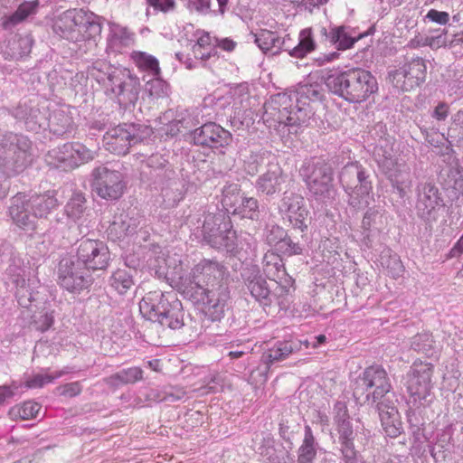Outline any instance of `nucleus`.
Here are the masks:
<instances>
[{
	"mask_svg": "<svg viewBox=\"0 0 463 463\" xmlns=\"http://www.w3.org/2000/svg\"><path fill=\"white\" fill-rule=\"evenodd\" d=\"M165 276L171 286L176 288L185 298L201 304L205 316L212 321H220L225 312L230 292L224 280L225 269L216 261L203 260L190 273L184 274L180 263L171 267L165 260Z\"/></svg>",
	"mask_w": 463,
	"mask_h": 463,
	"instance_id": "f257e3e1",
	"label": "nucleus"
},
{
	"mask_svg": "<svg viewBox=\"0 0 463 463\" xmlns=\"http://www.w3.org/2000/svg\"><path fill=\"white\" fill-rule=\"evenodd\" d=\"M322 97L317 84H303L290 93H278L264 105L263 121L279 128L307 124L314 115L313 104Z\"/></svg>",
	"mask_w": 463,
	"mask_h": 463,
	"instance_id": "f03ea898",
	"label": "nucleus"
},
{
	"mask_svg": "<svg viewBox=\"0 0 463 463\" xmlns=\"http://www.w3.org/2000/svg\"><path fill=\"white\" fill-rule=\"evenodd\" d=\"M89 74L102 84L106 94L115 98L120 106L134 105L138 99L139 79L127 68L99 61L90 68Z\"/></svg>",
	"mask_w": 463,
	"mask_h": 463,
	"instance_id": "7ed1b4c3",
	"label": "nucleus"
},
{
	"mask_svg": "<svg viewBox=\"0 0 463 463\" xmlns=\"http://www.w3.org/2000/svg\"><path fill=\"white\" fill-rule=\"evenodd\" d=\"M329 90L350 103H361L378 90L375 77L364 69H352L330 75L326 81Z\"/></svg>",
	"mask_w": 463,
	"mask_h": 463,
	"instance_id": "20e7f679",
	"label": "nucleus"
},
{
	"mask_svg": "<svg viewBox=\"0 0 463 463\" xmlns=\"http://www.w3.org/2000/svg\"><path fill=\"white\" fill-rule=\"evenodd\" d=\"M58 206L53 191L43 194H33L29 198L17 194L11 200L9 215L13 222L25 232L36 229V219L46 218Z\"/></svg>",
	"mask_w": 463,
	"mask_h": 463,
	"instance_id": "39448f33",
	"label": "nucleus"
},
{
	"mask_svg": "<svg viewBox=\"0 0 463 463\" xmlns=\"http://www.w3.org/2000/svg\"><path fill=\"white\" fill-rule=\"evenodd\" d=\"M30 140L9 133L0 141V169L6 176L23 172L33 161Z\"/></svg>",
	"mask_w": 463,
	"mask_h": 463,
	"instance_id": "423d86ee",
	"label": "nucleus"
},
{
	"mask_svg": "<svg viewBox=\"0 0 463 463\" xmlns=\"http://www.w3.org/2000/svg\"><path fill=\"white\" fill-rule=\"evenodd\" d=\"M434 366L430 363L415 361L408 373V404L414 409L430 406L434 400L431 377Z\"/></svg>",
	"mask_w": 463,
	"mask_h": 463,
	"instance_id": "0eeeda50",
	"label": "nucleus"
},
{
	"mask_svg": "<svg viewBox=\"0 0 463 463\" xmlns=\"http://www.w3.org/2000/svg\"><path fill=\"white\" fill-rule=\"evenodd\" d=\"M301 175L312 198L321 203L333 198V171L328 164L320 159L308 161L301 168Z\"/></svg>",
	"mask_w": 463,
	"mask_h": 463,
	"instance_id": "6e6552de",
	"label": "nucleus"
},
{
	"mask_svg": "<svg viewBox=\"0 0 463 463\" xmlns=\"http://www.w3.org/2000/svg\"><path fill=\"white\" fill-rule=\"evenodd\" d=\"M340 182L349 194V203L354 207H365L372 193V182L365 169L357 162L347 164L340 174Z\"/></svg>",
	"mask_w": 463,
	"mask_h": 463,
	"instance_id": "1a4fd4ad",
	"label": "nucleus"
},
{
	"mask_svg": "<svg viewBox=\"0 0 463 463\" xmlns=\"http://www.w3.org/2000/svg\"><path fill=\"white\" fill-rule=\"evenodd\" d=\"M96 156V151L82 143L68 142L48 151L45 161L53 167L67 171L92 161Z\"/></svg>",
	"mask_w": 463,
	"mask_h": 463,
	"instance_id": "9d476101",
	"label": "nucleus"
},
{
	"mask_svg": "<svg viewBox=\"0 0 463 463\" xmlns=\"http://www.w3.org/2000/svg\"><path fill=\"white\" fill-rule=\"evenodd\" d=\"M203 232L213 247L222 248L229 252L242 249L236 232L230 226L229 218L226 220L223 215L209 214L203 222Z\"/></svg>",
	"mask_w": 463,
	"mask_h": 463,
	"instance_id": "9b49d317",
	"label": "nucleus"
},
{
	"mask_svg": "<svg viewBox=\"0 0 463 463\" xmlns=\"http://www.w3.org/2000/svg\"><path fill=\"white\" fill-rule=\"evenodd\" d=\"M391 390L386 371L379 365L366 368L357 380L354 394L365 393V400L373 403L380 401Z\"/></svg>",
	"mask_w": 463,
	"mask_h": 463,
	"instance_id": "f8f14e48",
	"label": "nucleus"
},
{
	"mask_svg": "<svg viewBox=\"0 0 463 463\" xmlns=\"http://www.w3.org/2000/svg\"><path fill=\"white\" fill-rule=\"evenodd\" d=\"M427 65L420 57L411 58L398 69L389 72V80L393 87L402 91H409L425 81Z\"/></svg>",
	"mask_w": 463,
	"mask_h": 463,
	"instance_id": "ddd939ff",
	"label": "nucleus"
},
{
	"mask_svg": "<svg viewBox=\"0 0 463 463\" xmlns=\"http://www.w3.org/2000/svg\"><path fill=\"white\" fill-rule=\"evenodd\" d=\"M47 100L24 99L14 109L12 115L30 131L46 129L49 106Z\"/></svg>",
	"mask_w": 463,
	"mask_h": 463,
	"instance_id": "4468645a",
	"label": "nucleus"
},
{
	"mask_svg": "<svg viewBox=\"0 0 463 463\" xmlns=\"http://www.w3.org/2000/svg\"><path fill=\"white\" fill-rule=\"evenodd\" d=\"M248 289L251 296L263 307H269L272 304L284 305L282 295L286 289L279 282H274L272 288L267 281L259 274L256 269H249L243 274Z\"/></svg>",
	"mask_w": 463,
	"mask_h": 463,
	"instance_id": "2eb2a0df",
	"label": "nucleus"
},
{
	"mask_svg": "<svg viewBox=\"0 0 463 463\" xmlns=\"http://www.w3.org/2000/svg\"><path fill=\"white\" fill-rule=\"evenodd\" d=\"M93 177L92 186L99 197L116 200L123 194L126 184L119 171L99 166L94 169Z\"/></svg>",
	"mask_w": 463,
	"mask_h": 463,
	"instance_id": "dca6fc26",
	"label": "nucleus"
},
{
	"mask_svg": "<svg viewBox=\"0 0 463 463\" xmlns=\"http://www.w3.org/2000/svg\"><path fill=\"white\" fill-rule=\"evenodd\" d=\"M58 283L62 288L71 293H80L90 286V281L84 275V270L80 262H75L70 258H64L59 264Z\"/></svg>",
	"mask_w": 463,
	"mask_h": 463,
	"instance_id": "f3484780",
	"label": "nucleus"
},
{
	"mask_svg": "<svg viewBox=\"0 0 463 463\" xmlns=\"http://www.w3.org/2000/svg\"><path fill=\"white\" fill-rule=\"evenodd\" d=\"M78 259L86 268L96 270L108 267L110 254L108 246L101 241L81 240L78 248Z\"/></svg>",
	"mask_w": 463,
	"mask_h": 463,
	"instance_id": "a211bd4d",
	"label": "nucleus"
},
{
	"mask_svg": "<svg viewBox=\"0 0 463 463\" xmlns=\"http://www.w3.org/2000/svg\"><path fill=\"white\" fill-rule=\"evenodd\" d=\"M194 144L211 148H223L232 141V135L222 126L208 122L192 132Z\"/></svg>",
	"mask_w": 463,
	"mask_h": 463,
	"instance_id": "6ab92c4d",
	"label": "nucleus"
},
{
	"mask_svg": "<svg viewBox=\"0 0 463 463\" xmlns=\"http://www.w3.org/2000/svg\"><path fill=\"white\" fill-rule=\"evenodd\" d=\"M441 206L442 199L434 184L427 183L418 187L416 209L420 218L429 220Z\"/></svg>",
	"mask_w": 463,
	"mask_h": 463,
	"instance_id": "aec40b11",
	"label": "nucleus"
},
{
	"mask_svg": "<svg viewBox=\"0 0 463 463\" xmlns=\"http://www.w3.org/2000/svg\"><path fill=\"white\" fill-rule=\"evenodd\" d=\"M128 124H122L109 128L103 137V146L110 153L123 156L133 145L131 137L133 133Z\"/></svg>",
	"mask_w": 463,
	"mask_h": 463,
	"instance_id": "412c9836",
	"label": "nucleus"
},
{
	"mask_svg": "<svg viewBox=\"0 0 463 463\" xmlns=\"http://www.w3.org/2000/svg\"><path fill=\"white\" fill-rule=\"evenodd\" d=\"M32 45L33 39L29 33L22 35L16 31H9L0 44V51L5 58L19 59L31 52Z\"/></svg>",
	"mask_w": 463,
	"mask_h": 463,
	"instance_id": "4be33fe9",
	"label": "nucleus"
},
{
	"mask_svg": "<svg viewBox=\"0 0 463 463\" xmlns=\"http://www.w3.org/2000/svg\"><path fill=\"white\" fill-rule=\"evenodd\" d=\"M287 176L282 168L277 163H270L268 170L259 176L256 181V189L266 195H273L281 190V185L286 182Z\"/></svg>",
	"mask_w": 463,
	"mask_h": 463,
	"instance_id": "5701e85b",
	"label": "nucleus"
},
{
	"mask_svg": "<svg viewBox=\"0 0 463 463\" xmlns=\"http://www.w3.org/2000/svg\"><path fill=\"white\" fill-rule=\"evenodd\" d=\"M156 323L171 329H179L184 326V311L181 301L174 292H169L168 300L165 303Z\"/></svg>",
	"mask_w": 463,
	"mask_h": 463,
	"instance_id": "b1692460",
	"label": "nucleus"
},
{
	"mask_svg": "<svg viewBox=\"0 0 463 463\" xmlns=\"http://www.w3.org/2000/svg\"><path fill=\"white\" fill-rule=\"evenodd\" d=\"M393 166L382 171L390 181L393 189H395L400 197L406 196L412 185V179L409 166L402 162H396Z\"/></svg>",
	"mask_w": 463,
	"mask_h": 463,
	"instance_id": "393cba45",
	"label": "nucleus"
},
{
	"mask_svg": "<svg viewBox=\"0 0 463 463\" xmlns=\"http://www.w3.org/2000/svg\"><path fill=\"white\" fill-rule=\"evenodd\" d=\"M169 292L151 291L146 294L139 302V312L142 317L149 321L156 322L159 313L165 303L168 300Z\"/></svg>",
	"mask_w": 463,
	"mask_h": 463,
	"instance_id": "a878e982",
	"label": "nucleus"
},
{
	"mask_svg": "<svg viewBox=\"0 0 463 463\" xmlns=\"http://www.w3.org/2000/svg\"><path fill=\"white\" fill-rule=\"evenodd\" d=\"M194 36V39H189L186 34V44L191 46L195 58L201 60L208 59L213 52L214 51L217 43V38L213 37L207 31H196V34L194 31H190Z\"/></svg>",
	"mask_w": 463,
	"mask_h": 463,
	"instance_id": "bb28decb",
	"label": "nucleus"
},
{
	"mask_svg": "<svg viewBox=\"0 0 463 463\" xmlns=\"http://www.w3.org/2000/svg\"><path fill=\"white\" fill-rule=\"evenodd\" d=\"M279 213L289 222H301L306 214L304 198L294 193H284L279 205Z\"/></svg>",
	"mask_w": 463,
	"mask_h": 463,
	"instance_id": "cd10ccee",
	"label": "nucleus"
},
{
	"mask_svg": "<svg viewBox=\"0 0 463 463\" xmlns=\"http://www.w3.org/2000/svg\"><path fill=\"white\" fill-rule=\"evenodd\" d=\"M137 220L129 217L128 214L121 213L116 215L109 224L107 232L108 236L113 241H122L137 232Z\"/></svg>",
	"mask_w": 463,
	"mask_h": 463,
	"instance_id": "c85d7f7f",
	"label": "nucleus"
},
{
	"mask_svg": "<svg viewBox=\"0 0 463 463\" xmlns=\"http://www.w3.org/2000/svg\"><path fill=\"white\" fill-rule=\"evenodd\" d=\"M379 416L385 434L391 438L398 437L402 431L400 415L394 406L378 404Z\"/></svg>",
	"mask_w": 463,
	"mask_h": 463,
	"instance_id": "c756f323",
	"label": "nucleus"
},
{
	"mask_svg": "<svg viewBox=\"0 0 463 463\" xmlns=\"http://www.w3.org/2000/svg\"><path fill=\"white\" fill-rule=\"evenodd\" d=\"M373 156L381 171L393 166L399 160L393 153V143L389 138H382L373 150Z\"/></svg>",
	"mask_w": 463,
	"mask_h": 463,
	"instance_id": "7c9ffc66",
	"label": "nucleus"
},
{
	"mask_svg": "<svg viewBox=\"0 0 463 463\" xmlns=\"http://www.w3.org/2000/svg\"><path fill=\"white\" fill-rule=\"evenodd\" d=\"M262 264L267 278L274 282L282 280L287 275L282 259L273 251H268L264 255Z\"/></svg>",
	"mask_w": 463,
	"mask_h": 463,
	"instance_id": "2f4dec72",
	"label": "nucleus"
},
{
	"mask_svg": "<svg viewBox=\"0 0 463 463\" xmlns=\"http://www.w3.org/2000/svg\"><path fill=\"white\" fill-rule=\"evenodd\" d=\"M317 443L316 442L310 426L304 429V439L298 450V463H314L317 456Z\"/></svg>",
	"mask_w": 463,
	"mask_h": 463,
	"instance_id": "473e14b6",
	"label": "nucleus"
},
{
	"mask_svg": "<svg viewBox=\"0 0 463 463\" xmlns=\"http://www.w3.org/2000/svg\"><path fill=\"white\" fill-rule=\"evenodd\" d=\"M356 31H329L326 36L337 50L345 51L368 35V33H355Z\"/></svg>",
	"mask_w": 463,
	"mask_h": 463,
	"instance_id": "72a5a7b5",
	"label": "nucleus"
},
{
	"mask_svg": "<svg viewBox=\"0 0 463 463\" xmlns=\"http://www.w3.org/2000/svg\"><path fill=\"white\" fill-rule=\"evenodd\" d=\"M72 125L71 118L62 109H54L48 113L47 128L54 135L60 136L71 130Z\"/></svg>",
	"mask_w": 463,
	"mask_h": 463,
	"instance_id": "f704fd0d",
	"label": "nucleus"
},
{
	"mask_svg": "<svg viewBox=\"0 0 463 463\" xmlns=\"http://www.w3.org/2000/svg\"><path fill=\"white\" fill-rule=\"evenodd\" d=\"M109 285L119 295H124L134 286L133 275L127 269H118L109 277Z\"/></svg>",
	"mask_w": 463,
	"mask_h": 463,
	"instance_id": "c9c22d12",
	"label": "nucleus"
},
{
	"mask_svg": "<svg viewBox=\"0 0 463 463\" xmlns=\"http://www.w3.org/2000/svg\"><path fill=\"white\" fill-rule=\"evenodd\" d=\"M68 373L69 371L65 369L54 372H50L49 369H46L28 378L24 383V387L27 389L42 388Z\"/></svg>",
	"mask_w": 463,
	"mask_h": 463,
	"instance_id": "e433bc0d",
	"label": "nucleus"
},
{
	"mask_svg": "<svg viewBox=\"0 0 463 463\" xmlns=\"http://www.w3.org/2000/svg\"><path fill=\"white\" fill-rule=\"evenodd\" d=\"M41 410V405L33 401H27L13 406L9 410L12 420H30L35 418Z\"/></svg>",
	"mask_w": 463,
	"mask_h": 463,
	"instance_id": "4c0bfd02",
	"label": "nucleus"
},
{
	"mask_svg": "<svg viewBox=\"0 0 463 463\" xmlns=\"http://www.w3.org/2000/svg\"><path fill=\"white\" fill-rule=\"evenodd\" d=\"M243 197L239 184H229L222 189V204L228 213H232V209L240 204Z\"/></svg>",
	"mask_w": 463,
	"mask_h": 463,
	"instance_id": "58836bf2",
	"label": "nucleus"
},
{
	"mask_svg": "<svg viewBox=\"0 0 463 463\" xmlns=\"http://www.w3.org/2000/svg\"><path fill=\"white\" fill-rule=\"evenodd\" d=\"M243 197L239 184H229L222 189V204L228 213H232V209L240 204Z\"/></svg>",
	"mask_w": 463,
	"mask_h": 463,
	"instance_id": "ea45409f",
	"label": "nucleus"
},
{
	"mask_svg": "<svg viewBox=\"0 0 463 463\" xmlns=\"http://www.w3.org/2000/svg\"><path fill=\"white\" fill-rule=\"evenodd\" d=\"M429 33H435V34L426 35L425 38L419 33L412 41L413 46H430L433 49H438L446 46L448 43V31H429Z\"/></svg>",
	"mask_w": 463,
	"mask_h": 463,
	"instance_id": "a19ab883",
	"label": "nucleus"
},
{
	"mask_svg": "<svg viewBox=\"0 0 463 463\" xmlns=\"http://www.w3.org/2000/svg\"><path fill=\"white\" fill-rule=\"evenodd\" d=\"M228 1L229 0H216L218 5L217 10L212 8L211 0H187L186 6L190 11L203 14L209 13L222 14L226 11Z\"/></svg>",
	"mask_w": 463,
	"mask_h": 463,
	"instance_id": "79ce46f5",
	"label": "nucleus"
},
{
	"mask_svg": "<svg viewBox=\"0 0 463 463\" xmlns=\"http://www.w3.org/2000/svg\"><path fill=\"white\" fill-rule=\"evenodd\" d=\"M73 23L75 26L80 28H99L101 29L105 21L102 17L96 15L91 12L84 10L77 11L73 15Z\"/></svg>",
	"mask_w": 463,
	"mask_h": 463,
	"instance_id": "37998d69",
	"label": "nucleus"
},
{
	"mask_svg": "<svg viewBox=\"0 0 463 463\" xmlns=\"http://www.w3.org/2000/svg\"><path fill=\"white\" fill-rule=\"evenodd\" d=\"M254 37L256 43L264 52L279 49L282 45L277 31H260L259 33L254 34Z\"/></svg>",
	"mask_w": 463,
	"mask_h": 463,
	"instance_id": "c03bdc74",
	"label": "nucleus"
},
{
	"mask_svg": "<svg viewBox=\"0 0 463 463\" xmlns=\"http://www.w3.org/2000/svg\"><path fill=\"white\" fill-rule=\"evenodd\" d=\"M411 347L417 351L425 354L428 356H433L437 352V346L432 335L424 332L416 335L411 340Z\"/></svg>",
	"mask_w": 463,
	"mask_h": 463,
	"instance_id": "a18cd8bd",
	"label": "nucleus"
},
{
	"mask_svg": "<svg viewBox=\"0 0 463 463\" xmlns=\"http://www.w3.org/2000/svg\"><path fill=\"white\" fill-rule=\"evenodd\" d=\"M259 213L258 201L253 197L244 196L236 208L232 209L234 215H239L241 218L255 219Z\"/></svg>",
	"mask_w": 463,
	"mask_h": 463,
	"instance_id": "49530a36",
	"label": "nucleus"
},
{
	"mask_svg": "<svg viewBox=\"0 0 463 463\" xmlns=\"http://www.w3.org/2000/svg\"><path fill=\"white\" fill-rule=\"evenodd\" d=\"M133 34L128 31H111L108 37V46L114 52H121L123 48L133 43Z\"/></svg>",
	"mask_w": 463,
	"mask_h": 463,
	"instance_id": "de8ad7c7",
	"label": "nucleus"
},
{
	"mask_svg": "<svg viewBox=\"0 0 463 463\" xmlns=\"http://www.w3.org/2000/svg\"><path fill=\"white\" fill-rule=\"evenodd\" d=\"M194 126V123L193 118L190 115H187L169 121L160 128V131H162L166 137H175L180 132L181 128L188 129Z\"/></svg>",
	"mask_w": 463,
	"mask_h": 463,
	"instance_id": "09e8293b",
	"label": "nucleus"
},
{
	"mask_svg": "<svg viewBox=\"0 0 463 463\" xmlns=\"http://www.w3.org/2000/svg\"><path fill=\"white\" fill-rule=\"evenodd\" d=\"M314 46L315 43L311 37V31H300L298 43L292 49L290 53L295 57H303L314 50Z\"/></svg>",
	"mask_w": 463,
	"mask_h": 463,
	"instance_id": "8fccbe9b",
	"label": "nucleus"
},
{
	"mask_svg": "<svg viewBox=\"0 0 463 463\" xmlns=\"http://www.w3.org/2000/svg\"><path fill=\"white\" fill-rule=\"evenodd\" d=\"M85 197L82 194H74L66 205V213L68 216L74 221L80 220L85 211Z\"/></svg>",
	"mask_w": 463,
	"mask_h": 463,
	"instance_id": "3c124183",
	"label": "nucleus"
},
{
	"mask_svg": "<svg viewBox=\"0 0 463 463\" xmlns=\"http://www.w3.org/2000/svg\"><path fill=\"white\" fill-rule=\"evenodd\" d=\"M38 5L39 2L37 0L23 3L20 5L18 9L9 17V24L11 25H16L23 22L29 15L36 12Z\"/></svg>",
	"mask_w": 463,
	"mask_h": 463,
	"instance_id": "603ef678",
	"label": "nucleus"
},
{
	"mask_svg": "<svg viewBox=\"0 0 463 463\" xmlns=\"http://www.w3.org/2000/svg\"><path fill=\"white\" fill-rule=\"evenodd\" d=\"M54 322V315L52 310L43 309L33 317V326L41 332H45L51 328Z\"/></svg>",
	"mask_w": 463,
	"mask_h": 463,
	"instance_id": "864d4df0",
	"label": "nucleus"
},
{
	"mask_svg": "<svg viewBox=\"0 0 463 463\" xmlns=\"http://www.w3.org/2000/svg\"><path fill=\"white\" fill-rule=\"evenodd\" d=\"M133 58L139 67L150 71L154 75L159 74V63L154 56L138 52L134 53Z\"/></svg>",
	"mask_w": 463,
	"mask_h": 463,
	"instance_id": "5fc2aeb1",
	"label": "nucleus"
},
{
	"mask_svg": "<svg viewBox=\"0 0 463 463\" xmlns=\"http://www.w3.org/2000/svg\"><path fill=\"white\" fill-rule=\"evenodd\" d=\"M293 351L291 345L288 342H279L269 350L266 358L269 363L279 361L288 357Z\"/></svg>",
	"mask_w": 463,
	"mask_h": 463,
	"instance_id": "6e6d98bb",
	"label": "nucleus"
},
{
	"mask_svg": "<svg viewBox=\"0 0 463 463\" xmlns=\"http://www.w3.org/2000/svg\"><path fill=\"white\" fill-rule=\"evenodd\" d=\"M11 279H12V282L15 285V287L17 288V295L18 296H24L21 291L22 290H25L26 292L29 293V300L31 299L32 298V293H31V286H33V288L36 286V284L38 283V281L36 280H33L31 281L30 279H25V274H24V270H21L19 269V272L16 273V274H12L11 275Z\"/></svg>",
	"mask_w": 463,
	"mask_h": 463,
	"instance_id": "4d7b16f0",
	"label": "nucleus"
},
{
	"mask_svg": "<svg viewBox=\"0 0 463 463\" xmlns=\"http://www.w3.org/2000/svg\"><path fill=\"white\" fill-rule=\"evenodd\" d=\"M146 92L153 99L164 98L168 95V85L159 79H155L146 84Z\"/></svg>",
	"mask_w": 463,
	"mask_h": 463,
	"instance_id": "13d9d810",
	"label": "nucleus"
},
{
	"mask_svg": "<svg viewBox=\"0 0 463 463\" xmlns=\"http://www.w3.org/2000/svg\"><path fill=\"white\" fill-rule=\"evenodd\" d=\"M286 231L278 225H269L266 231V241L270 246L276 249L279 247L282 240L286 237Z\"/></svg>",
	"mask_w": 463,
	"mask_h": 463,
	"instance_id": "bf43d9fd",
	"label": "nucleus"
},
{
	"mask_svg": "<svg viewBox=\"0 0 463 463\" xmlns=\"http://www.w3.org/2000/svg\"><path fill=\"white\" fill-rule=\"evenodd\" d=\"M128 127L132 129L131 141L133 145L144 141L153 134L152 128L145 125L128 124Z\"/></svg>",
	"mask_w": 463,
	"mask_h": 463,
	"instance_id": "052dcab7",
	"label": "nucleus"
},
{
	"mask_svg": "<svg viewBox=\"0 0 463 463\" xmlns=\"http://www.w3.org/2000/svg\"><path fill=\"white\" fill-rule=\"evenodd\" d=\"M115 378L122 383H131L142 379V370L139 367H131L118 372Z\"/></svg>",
	"mask_w": 463,
	"mask_h": 463,
	"instance_id": "680f3d73",
	"label": "nucleus"
},
{
	"mask_svg": "<svg viewBox=\"0 0 463 463\" xmlns=\"http://www.w3.org/2000/svg\"><path fill=\"white\" fill-rule=\"evenodd\" d=\"M22 388L23 384L17 382H13L10 385L0 386V405L3 404L7 399L21 393Z\"/></svg>",
	"mask_w": 463,
	"mask_h": 463,
	"instance_id": "e2e57ef3",
	"label": "nucleus"
},
{
	"mask_svg": "<svg viewBox=\"0 0 463 463\" xmlns=\"http://www.w3.org/2000/svg\"><path fill=\"white\" fill-rule=\"evenodd\" d=\"M164 203L166 207L176 205L184 198V194L180 189H164L162 192Z\"/></svg>",
	"mask_w": 463,
	"mask_h": 463,
	"instance_id": "0e129e2a",
	"label": "nucleus"
},
{
	"mask_svg": "<svg viewBox=\"0 0 463 463\" xmlns=\"http://www.w3.org/2000/svg\"><path fill=\"white\" fill-rule=\"evenodd\" d=\"M277 250L287 255H296L302 252L301 247L298 243L293 242L287 234L277 248Z\"/></svg>",
	"mask_w": 463,
	"mask_h": 463,
	"instance_id": "69168bd1",
	"label": "nucleus"
},
{
	"mask_svg": "<svg viewBox=\"0 0 463 463\" xmlns=\"http://www.w3.org/2000/svg\"><path fill=\"white\" fill-rule=\"evenodd\" d=\"M424 20H428L439 25H445L449 22V14L447 12L430 9L424 16Z\"/></svg>",
	"mask_w": 463,
	"mask_h": 463,
	"instance_id": "338daca9",
	"label": "nucleus"
},
{
	"mask_svg": "<svg viewBox=\"0 0 463 463\" xmlns=\"http://www.w3.org/2000/svg\"><path fill=\"white\" fill-rule=\"evenodd\" d=\"M342 454L345 463H357L356 451L354 450L352 440H345L341 442Z\"/></svg>",
	"mask_w": 463,
	"mask_h": 463,
	"instance_id": "774afa93",
	"label": "nucleus"
}]
</instances>
